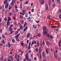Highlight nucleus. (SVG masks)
<instances>
[{
  "label": "nucleus",
  "mask_w": 61,
  "mask_h": 61,
  "mask_svg": "<svg viewBox=\"0 0 61 61\" xmlns=\"http://www.w3.org/2000/svg\"><path fill=\"white\" fill-rule=\"evenodd\" d=\"M34 28H35V29H36L37 28V26H35Z\"/></svg>",
  "instance_id": "052dcab7"
},
{
  "label": "nucleus",
  "mask_w": 61,
  "mask_h": 61,
  "mask_svg": "<svg viewBox=\"0 0 61 61\" xmlns=\"http://www.w3.org/2000/svg\"><path fill=\"white\" fill-rule=\"evenodd\" d=\"M53 7H55V6H56V4H54L53 5Z\"/></svg>",
  "instance_id": "3c124183"
},
{
  "label": "nucleus",
  "mask_w": 61,
  "mask_h": 61,
  "mask_svg": "<svg viewBox=\"0 0 61 61\" xmlns=\"http://www.w3.org/2000/svg\"><path fill=\"white\" fill-rule=\"evenodd\" d=\"M38 35L39 37H40L41 36V34L38 33Z\"/></svg>",
  "instance_id": "a19ab883"
},
{
  "label": "nucleus",
  "mask_w": 61,
  "mask_h": 61,
  "mask_svg": "<svg viewBox=\"0 0 61 61\" xmlns=\"http://www.w3.org/2000/svg\"><path fill=\"white\" fill-rule=\"evenodd\" d=\"M3 57L2 56L1 58V60H1V61H2V60H3Z\"/></svg>",
  "instance_id": "49530a36"
},
{
  "label": "nucleus",
  "mask_w": 61,
  "mask_h": 61,
  "mask_svg": "<svg viewBox=\"0 0 61 61\" xmlns=\"http://www.w3.org/2000/svg\"><path fill=\"white\" fill-rule=\"evenodd\" d=\"M54 57H55V58H57V56H56L54 55Z\"/></svg>",
  "instance_id": "6e6d98bb"
},
{
  "label": "nucleus",
  "mask_w": 61,
  "mask_h": 61,
  "mask_svg": "<svg viewBox=\"0 0 61 61\" xmlns=\"http://www.w3.org/2000/svg\"><path fill=\"white\" fill-rule=\"evenodd\" d=\"M0 45L1 46H3V44L2 43H0Z\"/></svg>",
  "instance_id": "13d9d810"
},
{
  "label": "nucleus",
  "mask_w": 61,
  "mask_h": 61,
  "mask_svg": "<svg viewBox=\"0 0 61 61\" xmlns=\"http://www.w3.org/2000/svg\"><path fill=\"white\" fill-rule=\"evenodd\" d=\"M9 4L8 3H7L6 5H5V8H7L8 7V5Z\"/></svg>",
  "instance_id": "7ed1b4c3"
},
{
  "label": "nucleus",
  "mask_w": 61,
  "mask_h": 61,
  "mask_svg": "<svg viewBox=\"0 0 61 61\" xmlns=\"http://www.w3.org/2000/svg\"><path fill=\"white\" fill-rule=\"evenodd\" d=\"M35 44H36V41H33L32 42V43L33 44H35Z\"/></svg>",
  "instance_id": "4468645a"
},
{
  "label": "nucleus",
  "mask_w": 61,
  "mask_h": 61,
  "mask_svg": "<svg viewBox=\"0 0 61 61\" xmlns=\"http://www.w3.org/2000/svg\"><path fill=\"white\" fill-rule=\"evenodd\" d=\"M8 21H10L11 20V18L10 17H9L8 18Z\"/></svg>",
  "instance_id": "1a4fd4ad"
},
{
  "label": "nucleus",
  "mask_w": 61,
  "mask_h": 61,
  "mask_svg": "<svg viewBox=\"0 0 61 61\" xmlns=\"http://www.w3.org/2000/svg\"><path fill=\"white\" fill-rule=\"evenodd\" d=\"M51 27V28H56V27H55V26H52V27Z\"/></svg>",
  "instance_id": "5fc2aeb1"
},
{
  "label": "nucleus",
  "mask_w": 61,
  "mask_h": 61,
  "mask_svg": "<svg viewBox=\"0 0 61 61\" xmlns=\"http://www.w3.org/2000/svg\"><path fill=\"white\" fill-rule=\"evenodd\" d=\"M46 53H47V54H48V53H49V51H48V49L46 48Z\"/></svg>",
  "instance_id": "20e7f679"
},
{
  "label": "nucleus",
  "mask_w": 61,
  "mask_h": 61,
  "mask_svg": "<svg viewBox=\"0 0 61 61\" xmlns=\"http://www.w3.org/2000/svg\"><path fill=\"white\" fill-rule=\"evenodd\" d=\"M50 38H51V39H52L53 38V37H52V35H51V36H50Z\"/></svg>",
  "instance_id": "603ef678"
},
{
  "label": "nucleus",
  "mask_w": 61,
  "mask_h": 61,
  "mask_svg": "<svg viewBox=\"0 0 61 61\" xmlns=\"http://www.w3.org/2000/svg\"><path fill=\"white\" fill-rule=\"evenodd\" d=\"M13 58V56H9V58Z\"/></svg>",
  "instance_id": "58836bf2"
},
{
  "label": "nucleus",
  "mask_w": 61,
  "mask_h": 61,
  "mask_svg": "<svg viewBox=\"0 0 61 61\" xmlns=\"http://www.w3.org/2000/svg\"><path fill=\"white\" fill-rule=\"evenodd\" d=\"M9 29L10 32V34H12L14 31H12V27H9Z\"/></svg>",
  "instance_id": "f03ea898"
},
{
  "label": "nucleus",
  "mask_w": 61,
  "mask_h": 61,
  "mask_svg": "<svg viewBox=\"0 0 61 61\" xmlns=\"http://www.w3.org/2000/svg\"><path fill=\"white\" fill-rule=\"evenodd\" d=\"M42 56H45V52H43L42 53Z\"/></svg>",
  "instance_id": "393cba45"
},
{
  "label": "nucleus",
  "mask_w": 61,
  "mask_h": 61,
  "mask_svg": "<svg viewBox=\"0 0 61 61\" xmlns=\"http://www.w3.org/2000/svg\"><path fill=\"white\" fill-rule=\"evenodd\" d=\"M6 58H5V59H4V61H6Z\"/></svg>",
  "instance_id": "0e129e2a"
},
{
  "label": "nucleus",
  "mask_w": 61,
  "mask_h": 61,
  "mask_svg": "<svg viewBox=\"0 0 61 61\" xmlns=\"http://www.w3.org/2000/svg\"><path fill=\"white\" fill-rule=\"evenodd\" d=\"M20 29H23V26L21 25L20 27Z\"/></svg>",
  "instance_id": "9b49d317"
},
{
  "label": "nucleus",
  "mask_w": 61,
  "mask_h": 61,
  "mask_svg": "<svg viewBox=\"0 0 61 61\" xmlns=\"http://www.w3.org/2000/svg\"><path fill=\"white\" fill-rule=\"evenodd\" d=\"M18 34V31H16L15 32V34H16V35H17Z\"/></svg>",
  "instance_id": "f704fd0d"
},
{
  "label": "nucleus",
  "mask_w": 61,
  "mask_h": 61,
  "mask_svg": "<svg viewBox=\"0 0 61 61\" xmlns=\"http://www.w3.org/2000/svg\"><path fill=\"white\" fill-rule=\"evenodd\" d=\"M10 24V22L8 21H7V25H9Z\"/></svg>",
  "instance_id": "6e6552de"
},
{
  "label": "nucleus",
  "mask_w": 61,
  "mask_h": 61,
  "mask_svg": "<svg viewBox=\"0 0 61 61\" xmlns=\"http://www.w3.org/2000/svg\"><path fill=\"white\" fill-rule=\"evenodd\" d=\"M43 45L45 46V41H43Z\"/></svg>",
  "instance_id": "a18cd8bd"
},
{
  "label": "nucleus",
  "mask_w": 61,
  "mask_h": 61,
  "mask_svg": "<svg viewBox=\"0 0 61 61\" xmlns=\"http://www.w3.org/2000/svg\"><path fill=\"white\" fill-rule=\"evenodd\" d=\"M46 36H47L49 38L50 37V36H49V35L48 34H46Z\"/></svg>",
  "instance_id": "b1692460"
},
{
  "label": "nucleus",
  "mask_w": 61,
  "mask_h": 61,
  "mask_svg": "<svg viewBox=\"0 0 61 61\" xmlns=\"http://www.w3.org/2000/svg\"><path fill=\"white\" fill-rule=\"evenodd\" d=\"M16 61H19V58H17V59Z\"/></svg>",
  "instance_id": "8fccbe9b"
},
{
  "label": "nucleus",
  "mask_w": 61,
  "mask_h": 61,
  "mask_svg": "<svg viewBox=\"0 0 61 61\" xmlns=\"http://www.w3.org/2000/svg\"><path fill=\"white\" fill-rule=\"evenodd\" d=\"M2 38H3L4 39L5 38V36H4V35L2 34Z\"/></svg>",
  "instance_id": "5701e85b"
},
{
  "label": "nucleus",
  "mask_w": 61,
  "mask_h": 61,
  "mask_svg": "<svg viewBox=\"0 0 61 61\" xmlns=\"http://www.w3.org/2000/svg\"><path fill=\"white\" fill-rule=\"evenodd\" d=\"M23 41L22 42V43H21V45L22 46H24V43H22Z\"/></svg>",
  "instance_id": "37998d69"
},
{
  "label": "nucleus",
  "mask_w": 61,
  "mask_h": 61,
  "mask_svg": "<svg viewBox=\"0 0 61 61\" xmlns=\"http://www.w3.org/2000/svg\"><path fill=\"white\" fill-rule=\"evenodd\" d=\"M25 58H26L27 60H29V58L28 57V56L26 54L25 56Z\"/></svg>",
  "instance_id": "423d86ee"
},
{
  "label": "nucleus",
  "mask_w": 61,
  "mask_h": 61,
  "mask_svg": "<svg viewBox=\"0 0 61 61\" xmlns=\"http://www.w3.org/2000/svg\"><path fill=\"white\" fill-rule=\"evenodd\" d=\"M45 8L46 10H48V6H47V5L46 4L45 6Z\"/></svg>",
  "instance_id": "0eeeda50"
},
{
  "label": "nucleus",
  "mask_w": 61,
  "mask_h": 61,
  "mask_svg": "<svg viewBox=\"0 0 61 61\" xmlns=\"http://www.w3.org/2000/svg\"><path fill=\"white\" fill-rule=\"evenodd\" d=\"M46 46H50V43H49V42H48L47 41H46Z\"/></svg>",
  "instance_id": "39448f33"
},
{
  "label": "nucleus",
  "mask_w": 61,
  "mask_h": 61,
  "mask_svg": "<svg viewBox=\"0 0 61 61\" xmlns=\"http://www.w3.org/2000/svg\"><path fill=\"white\" fill-rule=\"evenodd\" d=\"M41 48L40 47L39 48V51L40 52L41 51Z\"/></svg>",
  "instance_id": "680f3d73"
},
{
  "label": "nucleus",
  "mask_w": 61,
  "mask_h": 61,
  "mask_svg": "<svg viewBox=\"0 0 61 61\" xmlns=\"http://www.w3.org/2000/svg\"><path fill=\"white\" fill-rule=\"evenodd\" d=\"M12 2H13L14 3H15V0H12Z\"/></svg>",
  "instance_id": "c756f323"
},
{
  "label": "nucleus",
  "mask_w": 61,
  "mask_h": 61,
  "mask_svg": "<svg viewBox=\"0 0 61 61\" xmlns=\"http://www.w3.org/2000/svg\"><path fill=\"white\" fill-rule=\"evenodd\" d=\"M14 3L12 2L11 3V6L13 5H14Z\"/></svg>",
  "instance_id": "a878e982"
},
{
  "label": "nucleus",
  "mask_w": 61,
  "mask_h": 61,
  "mask_svg": "<svg viewBox=\"0 0 61 61\" xmlns=\"http://www.w3.org/2000/svg\"><path fill=\"white\" fill-rule=\"evenodd\" d=\"M26 25V22H25V23L24 25V27H25V25Z\"/></svg>",
  "instance_id": "72a5a7b5"
},
{
  "label": "nucleus",
  "mask_w": 61,
  "mask_h": 61,
  "mask_svg": "<svg viewBox=\"0 0 61 61\" xmlns=\"http://www.w3.org/2000/svg\"><path fill=\"white\" fill-rule=\"evenodd\" d=\"M16 39L17 41H19V39L18 37L16 38Z\"/></svg>",
  "instance_id": "2eb2a0df"
},
{
  "label": "nucleus",
  "mask_w": 61,
  "mask_h": 61,
  "mask_svg": "<svg viewBox=\"0 0 61 61\" xmlns=\"http://www.w3.org/2000/svg\"><path fill=\"white\" fill-rule=\"evenodd\" d=\"M17 54H16L15 55V59H17Z\"/></svg>",
  "instance_id": "412c9836"
},
{
  "label": "nucleus",
  "mask_w": 61,
  "mask_h": 61,
  "mask_svg": "<svg viewBox=\"0 0 61 61\" xmlns=\"http://www.w3.org/2000/svg\"><path fill=\"white\" fill-rule=\"evenodd\" d=\"M58 45H59V47H60V46H61V43H59V42Z\"/></svg>",
  "instance_id": "7c9ffc66"
},
{
  "label": "nucleus",
  "mask_w": 61,
  "mask_h": 61,
  "mask_svg": "<svg viewBox=\"0 0 61 61\" xmlns=\"http://www.w3.org/2000/svg\"><path fill=\"white\" fill-rule=\"evenodd\" d=\"M58 12H59V13H61V9H60L59 10H58Z\"/></svg>",
  "instance_id": "c03bdc74"
},
{
  "label": "nucleus",
  "mask_w": 61,
  "mask_h": 61,
  "mask_svg": "<svg viewBox=\"0 0 61 61\" xmlns=\"http://www.w3.org/2000/svg\"><path fill=\"white\" fill-rule=\"evenodd\" d=\"M24 61H26V60L25 59H24Z\"/></svg>",
  "instance_id": "338daca9"
},
{
  "label": "nucleus",
  "mask_w": 61,
  "mask_h": 61,
  "mask_svg": "<svg viewBox=\"0 0 61 61\" xmlns=\"http://www.w3.org/2000/svg\"><path fill=\"white\" fill-rule=\"evenodd\" d=\"M21 50H19V51H18L19 52H21Z\"/></svg>",
  "instance_id": "69168bd1"
},
{
  "label": "nucleus",
  "mask_w": 61,
  "mask_h": 61,
  "mask_svg": "<svg viewBox=\"0 0 61 61\" xmlns=\"http://www.w3.org/2000/svg\"><path fill=\"white\" fill-rule=\"evenodd\" d=\"M12 42L13 43H15V40L14 39H13L12 40Z\"/></svg>",
  "instance_id": "aec40b11"
},
{
  "label": "nucleus",
  "mask_w": 61,
  "mask_h": 61,
  "mask_svg": "<svg viewBox=\"0 0 61 61\" xmlns=\"http://www.w3.org/2000/svg\"><path fill=\"white\" fill-rule=\"evenodd\" d=\"M59 18L60 19H61V14H60L59 15Z\"/></svg>",
  "instance_id": "473e14b6"
},
{
  "label": "nucleus",
  "mask_w": 61,
  "mask_h": 61,
  "mask_svg": "<svg viewBox=\"0 0 61 61\" xmlns=\"http://www.w3.org/2000/svg\"><path fill=\"white\" fill-rule=\"evenodd\" d=\"M43 31L44 35H46L48 32V30L46 29V26L44 27V28H43Z\"/></svg>",
  "instance_id": "f257e3e1"
},
{
  "label": "nucleus",
  "mask_w": 61,
  "mask_h": 61,
  "mask_svg": "<svg viewBox=\"0 0 61 61\" xmlns=\"http://www.w3.org/2000/svg\"><path fill=\"white\" fill-rule=\"evenodd\" d=\"M28 3V1H27L25 3V4H27Z\"/></svg>",
  "instance_id": "4d7b16f0"
},
{
  "label": "nucleus",
  "mask_w": 61,
  "mask_h": 61,
  "mask_svg": "<svg viewBox=\"0 0 61 61\" xmlns=\"http://www.w3.org/2000/svg\"><path fill=\"white\" fill-rule=\"evenodd\" d=\"M17 24V23H16V22H15L14 23V25H16Z\"/></svg>",
  "instance_id": "bf43d9fd"
},
{
  "label": "nucleus",
  "mask_w": 61,
  "mask_h": 61,
  "mask_svg": "<svg viewBox=\"0 0 61 61\" xmlns=\"http://www.w3.org/2000/svg\"><path fill=\"white\" fill-rule=\"evenodd\" d=\"M2 42L3 43H5V40H2Z\"/></svg>",
  "instance_id": "79ce46f5"
},
{
  "label": "nucleus",
  "mask_w": 61,
  "mask_h": 61,
  "mask_svg": "<svg viewBox=\"0 0 61 61\" xmlns=\"http://www.w3.org/2000/svg\"><path fill=\"white\" fill-rule=\"evenodd\" d=\"M8 47H10V46H11V44H10V43L9 42H8Z\"/></svg>",
  "instance_id": "dca6fc26"
},
{
  "label": "nucleus",
  "mask_w": 61,
  "mask_h": 61,
  "mask_svg": "<svg viewBox=\"0 0 61 61\" xmlns=\"http://www.w3.org/2000/svg\"><path fill=\"white\" fill-rule=\"evenodd\" d=\"M4 20H5V22H6V21H7V18H4Z\"/></svg>",
  "instance_id": "cd10ccee"
},
{
  "label": "nucleus",
  "mask_w": 61,
  "mask_h": 61,
  "mask_svg": "<svg viewBox=\"0 0 61 61\" xmlns=\"http://www.w3.org/2000/svg\"><path fill=\"white\" fill-rule=\"evenodd\" d=\"M49 4L50 5H51V1L50 0H49Z\"/></svg>",
  "instance_id": "6ab92c4d"
},
{
  "label": "nucleus",
  "mask_w": 61,
  "mask_h": 61,
  "mask_svg": "<svg viewBox=\"0 0 61 61\" xmlns=\"http://www.w3.org/2000/svg\"><path fill=\"white\" fill-rule=\"evenodd\" d=\"M20 18H23L24 17H23V16L22 15H21L20 16Z\"/></svg>",
  "instance_id": "2f4dec72"
},
{
  "label": "nucleus",
  "mask_w": 61,
  "mask_h": 61,
  "mask_svg": "<svg viewBox=\"0 0 61 61\" xmlns=\"http://www.w3.org/2000/svg\"><path fill=\"white\" fill-rule=\"evenodd\" d=\"M31 42H30L29 45V46L30 47V45H31Z\"/></svg>",
  "instance_id": "09e8293b"
},
{
  "label": "nucleus",
  "mask_w": 61,
  "mask_h": 61,
  "mask_svg": "<svg viewBox=\"0 0 61 61\" xmlns=\"http://www.w3.org/2000/svg\"><path fill=\"white\" fill-rule=\"evenodd\" d=\"M25 10H23L22 11L23 14H25Z\"/></svg>",
  "instance_id": "f3484780"
},
{
  "label": "nucleus",
  "mask_w": 61,
  "mask_h": 61,
  "mask_svg": "<svg viewBox=\"0 0 61 61\" xmlns=\"http://www.w3.org/2000/svg\"><path fill=\"white\" fill-rule=\"evenodd\" d=\"M7 0H5L4 1V3L5 4H6L7 3Z\"/></svg>",
  "instance_id": "a211bd4d"
},
{
  "label": "nucleus",
  "mask_w": 61,
  "mask_h": 61,
  "mask_svg": "<svg viewBox=\"0 0 61 61\" xmlns=\"http://www.w3.org/2000/svg\"><path fill=\"white\" fill-rule=\"evenodd\" d=\"M10 55H13V52H10Z\"/></svg>",
  "instance_id": "774afa93"
},
{
  "label": "nucleus",
  "mask_w": 61,
  "mask_h": 61,
  "mask_svg": "<svg viewBox=\"0 0 61 61\" xmlns=\"http://www.w3.org/2000/svg\"><path fill=\"white\" fill-rule=\"evenodd\" d=\"M36 52H38V48H36Z\"/></svg>",
  "instance_id": "c9c22d12"
},
{
  "label": "nucleus",
  "mask_w": 61,
  "mask_h": 61,
  "mask_svg": "<svg viewBox=\"0 0 61 61\" xmlns=\"http://www.w3.org/2000/svg\"><path fill=\"white\" fill-rule=\"evenodd\" d=\"M2 25L3 26H4L5 25V23L4 22H3L2 23Z\"/></svg>",
  "instance_id": "864d4df0"
},
{
  "label": "nucleus",
  "mask_w": 61,
  "mask_h": 61,
  "mask_svg": "<svg viewBox=\"0 0 61 61\" xmlns=\"http://www.w3.org/2000/svg\"><path fill=\"white\" fill-rule=\"evenodd\" d=\"M20 33L19 34H18L17 35L15 36V37L17 38V37H18L19 36V35H20Z\"/></svg>",
  "instance_id": "9d476101"
},
{
  "label": "nucleus",
  "mask_w": 61,
  "mask_h": 61,
  "mask_svg": "<svg viewBox=\"0 0 61 61\" xmlns=\"http://www.w3.org/2000/svg\"><path fill=\"white\" fill-rule=\"evenodd\" d=\"M12 15V14L11 13H10L9 15L10 16H11Z\"/></svg>",
  "instance_id": "e433bc0d"
},
{
  "label": "nucleus",
  "mask_w": 61,
  "mask_h": 61,
  "mask_svg": "<svg viewBox=\"0 0 61 61\" xmlns=\"http://www.w3.org/2000/svg\"><path fill=\"white\" fill-rule=\"evenodd\" d=\"M40 59H41L42 58V55H41V54H40Z\"/></svg>",
  "instance_id": "c85d7f7f"
},
{
  "label": "nucleus",
  "mask_w": 61,
  "mask_h": 61,
  "mask_svg": "<svg viewBox=\"0 0 61 61\" xmlns=\"http://www.w3.org/2000/svg\"><path fill=\"white\" fill-rule=\"evenodd\" d=\"M36 23H39V21H36Z\"/></svg>",
  "instance_id": "e2e57ef3"
},
{
  "label": "nucleus",
  "mask_w": 61,
  "mask_h": 61,
  "mask_svg": "<svg viewBox=\"0 0 61 61\" xmlns=\"http://www.w3.org/2000/svg\"><path fill=\"white\" fill-rule=\"evenodd\" d=\"M57 3L58 4L60 3V0H57Z\"/></svg>",
  "instance_id": "4be33fe9"
},
{
  "label": "nucleus",
  "mask_w": 61,
  "mask_h": 61,
  "mask_svg": "<svg viewBox=\"0 0 61 61\" xmlns=\"http://www.w3.org/2000/svg\"><path fill=\"white\" fill-rule=\"evenodd\" d=\"M44 2H45V1L43 0L41 1V4L42 5H43V4L44 3Z\"/></svg>",
  "instance_id": "f8f14e48"
},
{
  "label": "nucleus",
  "mask_w": 61,
  "mask_h": 61,
  "mask_svg": "<svg viewBox=\"0 0 61 61\" xmlns=\"http://www.w3.org/2000/svg\"><path fill=\"white\" fill-rule=\"evenodd\" d=\"M50 17V16L49 15H48V17H47V18L48 19H49Z\"/></svg>",
  "instance_id": "ea45409f"
},
{
  "label": "nucleus",
  "mask_w": 61,
  "mask_h": 61,
  "mask_svg": "<svg viewBox=\"0 0 61 61\" xmlns=\"http://www.w3.org/2000/svg\"><path fill=\"white\" fill-rule=\"evenodd\" d=\"M41 46H43V43H41Z\"/></svg>",
  "instance_id": "de8ad7c7"
},
{
  "label": "nucleus",
  "mask_w": 61,
  "mask_h": 61,
  "mask_svg": "<svg viewBox=\"0 0 61 61\" xmlns=\"http://www.w3.org/2000/svg\"><path fill=\"white\" fill-rule=\"evenodd\" d=\"M25 17H28V15H27V13H26L25 14Z\"/></svg>",
  "instance_id": "4c0bfd02"
},
{
  "label": "nucleus",
  "mask_w": 61,
  "mask_h": 61,
  "mask_svg": "<svg viewBox=\"0 0 61 61\" xmlns=\"http://www.w3.org/2000/svg\"><path fill=\"white\" fill-rule=\"evenodd\" d=\"M37 43L38 46H39V41H37Z\"/></svg>",
  "instance_id": "bb28decb"
},
{
  "label": "nucleus",
  "mask_w": 61,
  "mask_h": 61,
  "mask_svg": "<svg viewBox=\"0 0 61 61\" xmlns=\"http://www.w3.org/2000/svg\"><path fill=\"white\" fill-rule=\"evenodd\" d=\"M30 33H28L27 35V38H28V37L30 36Z\"/></svg>",
  "instance_id": "ddd939ff"
}]
</instances>
